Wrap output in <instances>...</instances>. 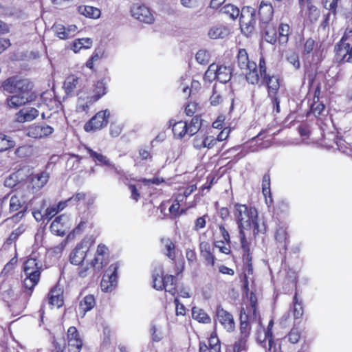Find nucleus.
I'll return each instance as SVG.
<instances>
[{
	"instance_id": "1",
	"label": "nucleus",
	"mask_w": 352,
	"mask_h": 352,
	"mask_svg": "<svg viewBox=\"0 0 352 352\" xmlns=\"http://www.w3.org/2000/svg\"><path fill=\"white\" fill-rule=\"evenodd\" d=\"M234 214L235 216L241 242L243 246L246 241L245 230L253 229L254 234H257L264 230L258 219V212L254 207L245 204H235L234 206Z\"/></svg>"
},
{
	"instance_id": "2",
	"label": "nucleus",
	"mask_w": 352,
	"mask_h": 352,
	"mask_svg": "<svg viewBox=\"0 0 352 352\" xmlns=\"http://www.w3.org/2000/svg\"><path fill=\"white\" fill-rule=\"evenodd\" d=\"M334 51L337 63L352 64V30L346 29L341 40L336 45Z\"/></svg>"
},
{
	"instance_id": "3",
	"label": "nucleus",
	"mask_w": 352,
	"mask_h": 352,
	"mask_svg": "<svg viewBox=\"0 0 352 352\" xmlns=\"http://www.w3.org/2000/svg\"><path fill=\"white\" fill-rule=\"evenodd\" d=\"M3 91L9 94L31 93L33 85L26 78L19 76H12L5 80L1 86Z\"/></svg>"
},
{
	"instance_id": "4",
	"label": "nucleus",
	"mask_w": 352,
	"mask_h": 352,
	"mask_svg": "<svg viewBox=\"0 0 352 352\" xmlns=\"http://www.w3.org/2000/svg\"><path fill=\"white\" fill-rule=\"evenodd\" d=\"M256 24V12L254 8L248 6L241 10L240 16V28L246 36L250 35L254 30Z\"/></svg>"
},
{
	"instance_id": "5",
	"label": "nucleus",
	"mask_w": 352,
	"mask_h": 352,
	"mask_svg": "<svg viewBox=\"0 0 352 352\" xmlns=\"http://www.w3.org/2000/svg\"><path fill=\"white\" fill-rule=\"evenodd\" d=\"M109 110L100 111L85 123V131L87 132L96 131L105 127L109 123Z\"/></svg>"
},
{
	"instance_id": "6",
	"label": "nucleus",
	"mask_w": 352,
	"mask_h": 352,
	"mask_svg": "<svg viewBox=\"0 0 352 352\" xmlns=\"http://www.w3.org/2000/svg\"><path fill=\"white\" fill-rule=\"evenodd\" d=\"M251 306L248 312L244 308H242L240 313V330H246L248 327L252 328V324L258 323L260 321L258 319L256 314V302L253 300L252 296L250 298Z\"/></svg>"
},
{
	"instance_id": "7",
	"label": "nucleus",
	"mask_w": 352,
	"mask_h": 352,
	"mask_svg": "<svg viewBox=\"0 0 352 352\" xmlns=\"http://www.w3.org/2000/svg\"><path fill=\"white\" fill-rule=\"evenodd\" d=\"M119 268L118 263L111 264L104 274L101 283V289L104 292H111L117 285L118 274L117 271Z\"/></svg>"
},
{
	"instance_id": "8",
	"label": "nucleus",
	"mask_w": 352,
	"mask_h": 352,
	"mask_svg": "<svg viewBox=\"0 0 352 352\" xmlns=\"http://www.w3.org/2000/svg\"><path fill=\"white\" fill-rule=\"evenodd\" d=\"M34 98L35 95L33 92L16 94L6 98V104L9 108L17 109L32 101Z\"/></svg>"
},
{
	"instance_id": "9",
	"label": "nucleus",
	"mask_w": 352,
	"mask_h": 352,
	"mask_svg": "<svg viewBox=\"0 0 352 352\" xmlns=\"http://www.w3.org/2000/svg\"><path fill=\"white\" fill-rule=\"evenodd\" d=\"M29 200H30V190L28 192L18 191L16 194L12 195L10 199V211H21V209H24L25 207L24 206Z\"/></svg>"
},
{
	"instance_id": "10",
	"label": "nucleus",
	"mask_w": 352,
	"mask_h": 352,
	"mask_svg": "<svg viewBox=\"0 0 352 352\" xmlns=\"http://www.w3.org/2000/svg\"><path fill=\"white\" fill-rule=\"evenodd\" d=\"M131 15L140 21L145 23H152L154 17L148 8L144 5L134 4L131 9Z\"/></svg>"
},
{
	"instance_id": "11",
	"label": "nucleus",
	"mask_w": 352,
	"mask_h": 352,
	"mask_svg": "<svg viewBox=\"0 0 352 352\" xmlns=\"http://www.w3.org/2000/svg\"><path fill=\"white\" fill-rule=\"evenodd\" d=\"M26 135L32 138H43L54 132V129L46 124H32L26 130Z\"/></svg>"
},
{
	"instance_id": "12",
	"label": "nucleus",
	"mask_w": 352,
	"mask_h": 352,
	"mask_svg": "<svg viewBox=\"0 0 352 352\" xmlns=\"http://www.w3.org/2000/svg\"><path fill=\"white\" fill-rule=\"evenodd\" d=\"M82 86V79L76 75H70L66 78L63 88L67 96H75Z\"/></svg>"
},
{
	"instance_id": "13",
	"label": "nucleus",
	"mask_w": 352,
	"mask_h": 352,
	"mask_svg": "<svg viewBox=\"0 0 352 352\" xmlns=\"http://www.w3.org/2000/svg\"><path fill=\"white\" fill-rule=\"evenodd\" d=\"M49 177L50 175L46 171L41 172L32 175L30 184L28 187V190L27 192L30 190V195H31L38 191L47 184Z\"/></svg>"
},
{
	"instance_id": "14",
	"label": "nucleus",
	"mask_w": 352,
	"mask_h": 352,
	"mask_svg": "<svg viewBox=\"0 0 352 352\" xmlns=\"http://www.w3.org/2000/svg\"><path fill=\"white\" fill-rule=\"evenodd\" d=\"M53 30L60 39L67 40L74 37L78 33V28L74 24L67 26L62 24H55L53 26Z\"/></svg>"
},
{
	"instance_id": "15",
	"label": "nucleus",
	"mask_w": 352,
	"mask_h": 352,
	"mask_svg": "<svg viewBox=\"0 0 352 352\" xmlns=\"http://www.w3.org/2000/svg\"><path fill=\"white\" fill-rule=\"evenodd\" d=\"M216 316L217 321L222 324L223 328L228 329H233L234 328L233 316L221 305H218L216 309Z\"/></svg>"
},
{
	"instance_id": "16",
	"label": "nucleus",
	"mask_w": 352,
	"mask_h": 352,
	"mask_svg": "<svg viewBox=\"0 0 352 352\" xmlns=\"http://www.w3.org/2000/svg\"><path fill=\"white\" fill-rule=\"evenodd\" d=\"M217 143V140L214 136L206 135V134L199 133L193 140V146L197 150L207 148H212Z\"/></svg>"
},
{
	"instance_id": "17",
	"label": "nucleus",
	"mask_w": 352,
	"mask_h": 352,
	"mask_svg": "<svg viewBox=\"0 0 352 352\" xmlns=\"http://www.w3.org/2000/svg\"><path fill=\"white\" fill-rule=\"evenodd\" d=\"M214 248L208 242L202 241L199 244L200 255L207 266H214L215 258L213 254Z\"/></svg>"
},
{
	"instance_id": "18",
	"label": "nucleus",
	"mask_w": 352,
	"mask_h": 352,
	"mask_svg": "<svg viewBox=\"0 0 352 352\" xmlns=\"http://www.w3.org/2000/svg\"><path fill=\"white\" fill-rule=\"evenodd\" d=\"M38 111L33 107H27L21 109L15 115V120L23 123L30 122L38 116Z\"/></svg>"
},
{
	"instance_id": "19",
	"label": "nucleus",
	"mask_w": 352,
	"mask_h": 352,
	"mask_svg": "<svg viewBox=\"0 0 352 352\" xmlns=\"http://www.w3.org/2000/svg\"><path fill=\"white\" fill-rule=\"evenodd\" d=\"M274 236L280 250L285 251L289 243L287 228L284 226H279L275 232Z\"/></svg>"
},
{
	"instance_id": "20",
	"label": "nucleus",
	"mask_w": 352,
	"mask_h": 352,
	"mask_svg": "<svg viewBox=\"0 0 352 352\" xmlns=\"http://www.w3.org/2000/svg\"><path fill=\"white\" fill-rule=\"evenodd\" d=\"M84 148L89 157L92 159L96 165L107 167L113 166V163L107 156L102 155L101 153L94 151L88 146H85Z\"/></svg>"
},
{
	"instance_id": "21",
	"label": "nucleus",
	"mask_w": 352,
	"mask_h": 352,
	"mask_svg": "<svg viewBox=\"0 0 352 352\" xmlns=\"http://www.w3.org/2000/svg\"><path fill=\"white\" fill-rule=\"evenodd\" d=\"M67 342L69 352H80L82 346V340L78 331H67Z\"/></svg>"
},
{
	"instance_id": "22",
	"label": "nucleus",
	"mask_w": 352,
	"mask_h": 352,
	"mask_svg": "<svg viewBox=\"0 0 352 352\" xmlns=\"http://www.w3.org/2000/svg\"><path fill=\"white\" fill-rule=\"evenodd\" d=\"M87 251L88 248L83 246L82 243L77 245L70 254L69 260L71 263L76 265L81 264L86 257Z\"/></svg>"
},
{
	"instance_id": "23",
	"label": "nucleus",
	"mask_w": 352,
	"mask_h": 352,
	"mask_svg": "<svg viewBox=\"0 0 352 352\" xmlns=\"http://www.w3.org/2000/svg\"><path fill=\"white\" fill-rule=\"evenodd\" d=\"M230 33L228 27L223 25H215L210 28L208 36L211 39H223L226 38Z\"/></svg>"
},
{
	"instance_id": "24",
	"label": "nucleus",
	"mask_w": 352,
	"mask_h": 352,
	"mask_svg": "<svg viewBox=\"0 0 352 352\" xmlns=\"http://www.w3.org/2000/svg\"><path fill=\"white\" fill-rule=\"evenodd\" d=\"M107 93V87L104 80L97 81L89 90V95L96 102Z\"/></svg>"
},
{
	"instance_id": "25",
	"label": "nucleus",
	"mask_w": 352,
	"mask_h": 352,
	"mask_svg": "<svg viewBox=\"0 0 352 352\" xmlns=\"http://www.w3.org/2000/svg\"><path fill=\"white\" fill-rule=\"evenodd\" d=\"M89 94L87 96L81 95L78 98L76 111L78 113H87L90 107L96 102V100H93Z\"/></svg>"
},
{
	"instance_id": "26",
	"label": "nucleus",
	"mask_w": 352,
	"mask_h": 352,
	"mask_svg": "<svg viewBox=\"0 0 352 352\" xmlns=\"http://www.w3.org/2000/svg\"><path fill=\"white\" fill-rule=\"evenodd\" d=\"M238 65L242 71L247 72L248 68H254L255 63L250 62L245 49H240L237 55Z\"/></svg>"
},
{
	"instance_id": "27",
	"label": "nucleus",
	"mask_w": 352,
	"mask_h": 352,
	"mask_svg": "<svg viewBox=\"0 0 352 352\" xmlns=\"http://www.w3.org/2000/svg\"><path fill=\"white\" fill-rule=\"evenodd\" d=\"M48 304L51 307H60L63 304V292L56 287L51 289L48 294Z\"/></svg>"
},
{
	"instance_id": "28",
	"label": "nucleus",
	"mask_w": 352,
	"mask_h": 352,
	"mask_svg": "<svg viewBox=\"0 0 352 352\" xmlns=\"http://www.w3.org/2000/svg\"><path fill=\"white\" fill-rule=\"evenodd\" d=\"M169 125L173 126L172 130L175 138L182 139L186 135H188V122L179 121L173 124V120H170Z\"/></svg>"
},
{
	"instance_id": "29",
	"label": "nucleus",
	"mask_w": 352,
	"mask_h": 352,
	"mask_svg": "<svg viewBox=\"0 0 352 352\" xmlns=\"http://www.w3.org/2000/svg\"><path fill=\"white\" fill-rule=\"evenodd\" d=\"M273 12L274 10L272 6L270 3L265 2L264 1L261 2L258 9V14L261 17V20L263 23H267L272 19Z\"/></svg>"
},
{
	"instance_id": "30",
	"label": "nucleus",
	"mask_w": 352,
	"mask_h": 352,
	"mask_svg": "<svg viewBox=\"0 0 352 352\" xmlns=\"http://www.w3.org/2000/svg\"><path fill=\"white\" fill-rule=\"evenodd\" d=\"M95 305V298L93 295L85 296L79 304V314L84 316L87 311H89L94 307Z\"/></svg>"
},
{
	"instance_id": "31",
	"label": "nucleus",
	"mask_w": 352,
	"mask_h": 352,
	"mask_svg": "<svg viewBox=\"0 0 352 352\" xmlns=\"http://www.w3.org/2000/svg\"><path fill=\"white\" fill-rule=\"evenodd\" d=\"M257 341L263 347L270 350L274 344L272 331H258Z\"/></svg>"
},
{
	"instance_id": "32",
	"label": "nucleus",
	"mask_w": 352,
	"mask_h": 352,
	"mask_svg": "<svg viewBox=\"0 0 352 352\" xmlns=\"http://www.w3.org/2000/svg\"><path fill=\"white\" fill-rule=\"evenodd\" d=\"M91 45L92 41L89 38H76L71 43L70 49L74 53H78L81 50L89 49Z\"/></svg>"
},
{
	"instance_id": "33",
	"label": "nucleus",
	"mask_w": 352,
	"mask_h": 352,
	"mask_svg": "<svg viewBox=\"0 0 352 352\" xmlns=\"http://www.w3.org/2000/svg\"><path fill=\"white\" fill-rule=\"evenodd\" d=\"M41 265L34 257H30L25 263L23 266L25 275L38 274L40 276Z\"/></svg>"
},
{
	"instance_id": "34",
	"label": "nucleus",
	"mask_w": 352,
	"mask_h": 352,
	"mask_svg": "<svg viewBox=\"0 0 352 352\" xmlns=\"http://www.w3.org/2000/svg\"><path fill=\"white\" fill-rule=\"evenodd\" d=\"M164 270L161 265L155 267L153 274V287L157 290H163L164 283Z\"/></svg>"
},
{
	"instance_id": "35",
	"label": "nucleus",
	"mask_w": 352,
	"mask_h": 352,
	"mask_svg": "<svg viewBox=\"0 0 352 352\" xmlns=\"http://www.w3.org/2000/svg\"><path fill=\"white\" fill-rule=\"evenodd\" d=\"M263 78L267 86L269 97H272L273 95H276L280 87L278 78L276 76H271L267 74L266 77H263Z\"/></svg>"
},
{
	"instance_id": "36",
	"label": "nucleus",
	"mask_w": 352,
	"mask_h": 352,
	"mask_svg": "<svg viewBox=\"0 0 352 352\" xmlns=\"http://www.w3.org/2000/svg\"><path fill=\"white\" fill-rule=\"evenodd\" d=\"M192 317L200 323L208 324L211 322V318L208 314L204 309L197 307L192 309Z\"/></svg>"
},
{
	"instance_id": "37",
	"label": "nucleus",
	"mask_w": 352,
	"mask_h": 352,
	"mask_svg": "<svg viewBox=\"0 0 352 352\" xmlns=\"http://www.w3.org/2000/svg\"><path fill=\"white\" fill-rule=\"evenodd\" d=\"M80 14L91 19H98L100 16V10L95 7L89 6H81L78 7Z\"/></svg>"
},
{
	"instance_id": "38",
	"label": "nucleus",
	"mask_w": 352,
	"mask_h": 352,
	"mask_svg": "<svg viewBox=\"0 0 352 352\" xmlns=\"http://www.w3.org/2000/svg\"><path fill=\"white\" fill-rule=\"evenodd\" d=\"M217 80L220 82L226 83L231 78V68L224 65H217Z\"/></svg>"
},
{
	"instance_id": "39",
	"label": "nucleus",
	"mask_w": 352,
	"mask_h": 352,
	"mask_svg": "<svg viewBox=\"0 0 352 352\" xmlns=\"http://www.w3.org/2000/svg\"><path fill=\"white\" fill-rule=\"evenodd\" d=\"M163 289L171 295H175L176 292V279L173 275H166L164 277Z\"/></svg>"
},
{
	"instance_id": "40",
	"label": "nucleus",
	"mask_w": 352,
	"mask_h": 352,
	"mask_svg": "<svg viewBox=\"0 0 352 352\" xmlns=\"http://www.w3.org/2000/svg\"><path fill=\"white\" fill-rule=\"evenodd\" d=\"M15 141L9 135L0 133V153L14 147Z\"/></svg>"
},
{
	"instance_id": "41",
	"label": "nucleus",
	"mask_w": 352,
	"mask_h": 352,
	"mask_svg": "<svg viewBox=\"0 0 352 352\" xmlns=\"http://www.w3.org/2000/svg\"><path fill=\"white\" fill-rule=\"evenodd\" d=\"M243 74L245 75L247 81L252 85L258 84L261 78L258 73L256 64L254 68H248L247 72L243 71Z\"/></svg>"
},
{
	"instance_id": "42",
	"label": "nucleus",
	"mask_w": 352,
	"mask_h": 352,
	"mask_svg": "<svg viewBox=\"0 0 352 352\" xmlns=\"http://www.w3.org/2000/svg\"><path fill=\"white\" fill-rule=\"evenodd\" d=\"M290 28L288 24L281 23L278 28V42L285 45L287 43L289 35Z\"/></svg>"
},
{
	"instance_id": "43",
	"label": "nucleus",
	"mask_w": 352,
	"mask_h": 352,
	"mask_svg": "<svg viewBox=\"0 0 352 352\" xmlns=\"http://www.w3.org/2000/svg\"><path fill=\"white\" fill-rule=\"evenodd\" d=\"M162 243L166 250V256L171 260L175 258V245L169 238H163Z\"/></svg>"
},
{
	"instance_id": "44",
	"label": "nucleus",
	"mask_w": 352,
	"mask_h": 352,
	"mask_svg": "<svg viewBox=\"0 0 352 352\" xmlns=\"http://www.w3.org/2000/svg\"><path fill=\"white\" fill-rule=\"evenodd\" d=\"M25 276L26 277L23 280V285L26 289L31 292L35 285L38 283L40 276L38 274Z\"/></svg>"
},
{
	"instance_id": "45",
	"label": "nucleus",
	"mask_w": 352,
	"mask_h": 352,
	"mask_svg": "<svg viewBox=\"0 0 352 352\" xmlns=\"http://www.w3.org/2000/svg\"><path fill=\"white\" fill-rule=\"evenodd\" d=\"M221 11L222 13L229 16L232 19H236L240 14L239 9L232 4L223 6L221 8Z\"/></svg>"
},
{
	"instance_id": "46",
	"label": "nucleus",
	"mask_w": 352,
	"mask_h": 352,
	"mask_svg": "<svg viewBox=\"0 0 352 352\" xmlns=\"http://www.w3.org/2000/svg\"><path fill=\"white\" fill-rule=\"evenodd\" d=\"M108 263V257L96 254L91 263V267L96 271H100Z\"/></svg>"
},
{
	"instance_id": "47",
	"label": "nucleus",
	"mask_w": 352,
	"mask_h": 352,
	"mask_svg": "<svg viewBox=\"0 0 352 352\" xmlns=\"http://www.w3.org/2000/svg\"><path fill=\"white\" fill-rule=\"evenodd\" d=\"M201 125V119L198 116L192 118L190 123H188V135H195L200 129Z\"/></svg>"
},
{
	"instance_id": "48",
	"label": "nucleus",
	"mask_w": 352,
	"mask_h": 352,
	"mask_svg": "<svg viewBox=\"0 0 352 352\" xmlns=\"http://www.w3.org/2000/svg\"><path fill=\"white\" fill-rule=\"evenodd\" d=\"M21 173L17 171L10 174L4 181V186L8 188L14 187L19 182L21 178Z\"/></svg>"
},
{
	"instance_id": "49",
	"label": "nucleus",
	"mask_w": 352,
	"mask_h": 352,
	"mask_svg": "<svg viewBox=\"0 0 352 352\" xmlns=\"http://www.w3.org/2000/svg\"><path fill=\"white\" fill-rule=\"evenodd\" d=\"M209 348L212 352H221L220 341L217 336L216 331H212L208 339Z\"/></svg>"
},
{
	"instance_id": "50",
	"label": "nucleus",
	"mask_w": 352,
	"mask_h": 352,
	"mask_svg": "<svg viewBox=\"0 0 352 352\" xmlns=\"http://www.w3.org/2000/svg\"><path fill=\"white\" fill-rule=\"evenodd\" d=\"M217 65L214 63L210 64L204 76V80L211 82L213 80H217Z\"/></svg>"
},
{
	"instance_id": "51",
	"label": "nucleus",
	"mask_w": 352,
	"mask_h": 352,
	"mask_svg": "<svg viewBox=\"0 0 352 352\" xmlns=\"http://www.w3.org/2000/svg\"><path fill=\"white\" fill-rule=\"evenodd\" d=\"M293 314L295 318H299L303 314V308L300 301L298 300L297 294H295L293 299Z\"/></svg>"
},
{
	"instance_id": "52",
	"label": "nucleus",
	"mask_w": 352,
	"mask_h": 352,
	"mask_svg": "<svg viewBox=\"0 0 352 352\" xmlns=\"http://www.w3.org/2000/svg\"><path fill=\"white\" fill-rule=\"evenodd\" d=\"M60 218H56L50 226L51 232L58 236H63L65 233V228H63V225L58 224V221Z\"/></svg>"
},
{
	"instance_id": "53",
	"label": "nucleus",
	"mask_w": 352,
	"mask_h": 352,
	"mask_svg": "<svg viewBox=\"0 0 352 352\" xmlns=\"http://www.w3.org/2000/svg\"><path fill=\"white\" fill-rule=\"evenodd\" d=\"M14 342V338L12 337L11 334V331H8L6 333L3 339L1 341V346L3 348L5 351H7V352H11L10 346L11 342Z\"/></svg>"
},
{
	"instance_id": "54",
	"label": "nucleus",
	"mask_w": 352,
	"mask_h": 352,
	"mask_svg": "<svg viewBox=\"0 0 352 352\" xmlns=\"http://www.w3.org/2000/svg\"><path fill=\"white\" fill-rule=\"evenodd\" d=\"M26 210V207L24 208V210L19 211L16 214L13 215L12 217L7 218L3 221L4 223H6L8 226H11L12 223H16L21 221V219L24 217L25 210Z\"/></svg>"
},
{
	"instance_id": "55",
	"label": "nucleus",
	"mask_w": 352,
	"mask_h": 352,
	"mask_svg": "<svg viewBox=\"0 0 352 352\" xmlns=\"http://www.w3.org/2000/svg\"><path fill=\"white\" fill-rule=\"evenodd\" d=\"M340 0H323L322 4L324 8L329 12L337 14L338 3Z\"/></svg>"
},
{
	"instance_id": "56",
	"label": "nucleus",
	"mask_w": 352,
	"mask_h": 352,
	"mask_svg": "<svg viewBox=\"0 0 352 352\" xmlns=\"http://www.w3.org/2000/svg\"><path fill=\"white\" fill-rule=\"evenodd\" d=\"M196 60L201 65H206L209 62V54L206 50H199L195 55Z\"/></svg>"
},
{
	"instance_id": "57",
	"label": "nucleus",
	"mask_w": 352,
	"mask_h": 352,
	"mask_svg": "<svg viewBox=\"0 0 352 352\" xmlns=\"http://www.w3.org/2000/svg\"><path fill=\"white\" fill-rule=\"evenodd\" d=\"M24 231V226L23 225H21L16 230L12 231V232L10 234L8 239H7V243L8 244H11L13 242H14Z\"/></svg>"
},
{
	"instance_id": "58",
	"label": "nucleus",
	"mask_w": 352,
	"mask_h": 352,
	"mask_svg": "<svg viewBox=\"0 0 352 352\" xmlns=\"http://www.w3.org/2000/svg\"><path fill=\"white\" fill-rule=\"evenodd\" d=\"M315 41L312 38H308L303 47L302 54L304 55H309L314 50Z\"/></svg>"
},
{
	"instance_id": "59",
	"label": "nucleus",
	"mask_w": 352,
	"mask_h": 352,
	"mask_svg": "<svg viewBox=\"0 0 352 352\" xmlns=\"http://www.w3.org/2000/svg\"><path fill=\"white\" fill-rule=\"evenodd\" d=\"M324 110V105L322 103L314 102L311 105V111L316 117L322 115Z\"/></svg>"
},
{
	"instance_id": "60",
	"label": "nucleus",
	"mask_w": 352,
	"mask_h": 352,
	"mask_svg": "<svg viewBox=\"0 0 352 352\" xmlns=\"http://www.w3.org/2000/svg\"><path fill=\"white\" fill-rule=\"evenodd\" d=\"M206 218H208V216L204 215L196 219V220L195 221V226L193 227V230L195 231H198L205 228L206 225Z\"/></svg>"
},
{
	"instance_id": "61",
	"label": "nucleus",
	"mask_w": 352,
	"mask_h": 352,
	"mask_svg": "<svg viewBox=\"0 0 352 352\" xmlns=\"http://www.w3.org/2000/svg\"><path fill=\"white\" fill-rule=\"evenodd\" d=\"M337 14H333L332 12H329L327 14L324 15V20L322 22V27L324 29L328 27L331 23H332L336 18Z\"/></svg>"
},
{
	"instance_id": "62",
	"label": "nucleus",
	"mask_w": 352,
	"mask_h": 352,
	"mask_svg": "<svg viewBox=\"0 0 352 352\" xmlns=\"http://www.w3.org/2000/svg\"><path fill=\"white\" fill-rule=\"evenodd\" d=\"M265 39L267 42L274 44L276 42V34L274 29H269L265 32Z\"/></svg>"
},
{
	"instance_id": "63",
	"label": "nucleus",
	"mask_w": 352,
	"mask_h": 352,
	"mask_svg": "<svg viewBox=\"0 0 352 352\" xmlns=\"http://www.w3.org/2000/svg\"><path fill=\"white\" fill-rule=\"evenodd\" d=\"M287 60L294 67L295 69L300 67V61L298 55L292 52L287 56Z\"/></svg>"
},
{
	"instance_id": "64",
	"label": "nucleus",
	"mask_w": 352,
	"mask_h": 352,
	"mask_svg": "<svg viewBox=\"0 0 352 352\" xmlns=\"http://www.w3.org/2000/svg\"><path fill=\"white\" fill-rule=\"evenodd\" d=\"M122 131V126L120 124L113 123L110 126V134L113 137H118Z\"/></svg>"
}]
</instances>
